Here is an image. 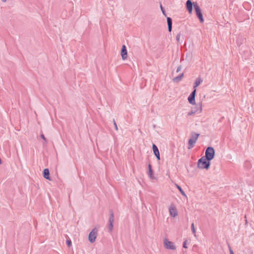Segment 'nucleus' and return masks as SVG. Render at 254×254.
<instances>
[{
    "instance_id": "ddd939ff",
    "label": "nucleus",
    "mask_w": 254,
    "mask_h": 254,
    "mask_svg": "<svg viewBox=\"0 0 254 254\" xmlns=\"http://www.w3.org/2000/svg\"><path fill=\"white\" fill-rule=\"evenodd\" d=\"M167 22L169 32H171L172 29V19L171 17H167Z\"/></svg>"
},
{
    "instance_id": "cd10ccee",
    "label": "nucleus",
    "mask_w": 254,
    "mask_h": 254,
    "mask_svg": "<svg viewBox=\"0 0 254 254\" xmlns=\"http://www.w3.org/2000/svg\"><path fill=\"white\" fill-rule=\"evenodd\" d=\"M182 69V66L180 65L178 67L177 69V72H179Z\"/></svg>"
},
{
    "instance_id": "393cba45",
    "label": "nucleus",
    "mask_w": 254,
    "mask_h": 254,
    "mask_svg": "<svg viewBox=\"0 0 254 254\" xmlns=\"http://www.w3.org/2000/svg\"><path fill=\"white\" fill-rule=\"evenodd\" d=\"M194 90L192 91L190 95L195 97L196 94V88H193Z\"/></svg>"
},
{
    "instance_id": "2eb2a0df",
    "label": "nucleus",
    "mask_w": 254,
    "mask_h": 254,
    "mask_svg": "<svg viewBox=\"0 0 254 254\" xmlns=\"http://www.w3.org/2000/svg\"><path fill=\"white\" fill-rule=\"evenodd\" d=\"M202 82V80L200 77L197 78L194 82L193 88H196V87L199 85Z\"/></svg>"
},
{
    "instance_id": "0eeeda50",
    "label": "nucleus",
    "mask_w": 254,
    "mask_h": 254,
    "mask_svg": "<svg viewBox=\"0 0 254 254\" xmlns=\"http://www.w3.org/2000/svg\"><path fill=\"white\" fill-rule=\"evenodd\" d=\"M97 230L96 229H93L89 233L88 239L90 243H92L95 242L97 237Z\"/></svg>"
},
{
    "instance_id": "f257e3e1",
    "label": "nucleus",
    "mask_w": 254,
    "mask_h": 254,
    "mask_svg": "<svg viewBox=\"0 0 254 254\" xmlns=\"http://www.w3.org/2000/svg\"><path fill=\"white\" fill-rule=\"evenodd\" d=\"M210 166V161H208L204 156L200 158L197 162V167L199 169H208Z\"/></svg>"
},
{
    "instance_id": "412c9836",
    "label": "nucleus",
    "mask_w": 254,
    "mask_h": 254,
    "mask_svg": "<svg viewBox=\"0 0 254 254\" xmlns=\"http://www.w3.org/2000/svg\"><path fill=\"white\" fill-rule=\"evenodd\" d=\"M191 229L192 233L194 234V236L196 237V234H195L196 231L194 228V225L193 223H192L191 225Z\"/></svg>"
},
{
    "instance_id": "5701e85b",
    "label": "nucleus",
    "mask_w": 254,
    "mask_h": 254,
    "mask_svg": "<svg viewBox=\"0 0 254 254\" xmlns=\"http://www.w3.org/2000/svg\"><path fill=\"white\" fill-rule=\"evenodd\" d=\"M66 243L68 247H70L71 246V241L70 239L67 240L66 241Z\"/></svg>"
},
{
    "instance_id": "b1692460",
    "label": "nucleus",
    "mask_w": 254,
    "mask_h": 254,
    "mask_svg": "<svg viewBox=\"0 0 254 254\" xmlns=\"http://www.w3.org/2000/svg\"><path fill=\"white\" fill-rule=\"evenodd\" d=\"M180 37H181V33H178L176 36V40L178 42H180Z\"/></svg>"
},
{
    "instance_id": "4468645a",
    "label": "nucleus",
    "mask_w": 254,
    "mask_h": 254,
    "mask_svg": "<svg viewBox=\"0 0 254 254\" xmlns=\"http://www.w3.org/2000/svg\"><path fill=\"white\" fill-rule=\"evenodd\" d=\"M183 77H184V73H182L180 75H179L174 77L173 79V81L174 82H177V83L179 82H180L182 79Z\"/></svg>"
},
{
    "instance_id": "c85d7f7f",
    "label": "nucleus",
    "mask_w": 254,
    "mask_h": 254,
    "mask_svg": "<svg viewBox=\"0 0 254 254\" xmlns=\"http://www.w3.org/2000/svg\"><path fill=\"white\" fill-rule=\"evenodd\" d=\"M41 136V137L42 138H43V139L45 140V142H47L46 138H45V136L44 135V134H42L41 135V136Z\"/></svg>"
},
{
    "instance_id": "a211bd4d",
    "label": "nucleus",
    "mask_w": 254,
    "mask_h": 254,
    "mask_svg": "<svg viewBox=\"0 0 254 254\" xmlns=\"http://www.w3.org/2000/svg\"><path fill=\"white\" fill-rule=\"evenodd\" d=\"M148 169H149L148 175L151 178H153V177L152 176L153 175V172L151 169V165L150 164H149V165H148Z\"/></svg>"
},
{
    "instance_id": "aec40b11",
    "label": "nucleus",
    "mask_w": 254,
    "mask_h": 254,
    "mask_svg": "<svg viewBox=\"0 0 254 254\" xmlns=\"http://www.w3.org/2000/svg\"><path fill=\"white\" fill-rule=\"evenodd\" d=\"M196 113H197V110H192L190 112L188 113V115L189 116H190L195 114Z\"/></svg>"
},
{
    "instance_id": "bb28decb",
    "label": "nucleus",
    "mask_w": 254,
    "mask_h": 254,
    "mask_svg": "<svg viewBox=\"0 0 254 254\" xmlns=\"http://www.w3.org/2000/svg\"><path fill=\"white\" fill-rule=\"evenodd\" d=\"M187 242H188L187 240H186L184 242L183 245V248H186V249H187L188 248L187 246Z\"/></svg>"
},
{
    "instance_id": "2f4dec72",
    "label": "nucleus",
    "mask_w": 254,
    "mask_h": 254,
    "mask_svg": "<svg viewBox=\"0 0 254 254\" xmlns=\"http://www.w3.org/2000/svg\"><path fill=\"white\" fill-rule=\"evenodd\" d=\"M1 163V159L0 158V164Z\"/></svg>"
},
{
    "instance_id": "c756f323",
    "label": "nucleus",
    "mask_w": 254,
    "mask_h": 254,
    "mask_svg": "<svg viewBox=\"0 0 254 254\" xmlns=\"http://www.w3.org/2000/svg\"><path fill=\"white\" fill-rule=\"evenodd\" d=\"M229 251L230 254H234V253L233 251L232 250V249L229 247Z\"/></svg>"
},
{
    "instance_id": "1a4fd4ad",
    "label": "nucleus",
    "mask_w": 254,
    "mask_h": 254,
    "mask_svg": "<svg viewBox=\"0 0 254 254\" xmlns=\"http://www.w3.org/2000/svg\"><path fill=\"white\" fill-rule=\"evenodd\" d=\"M194 3L191 2L190 0H188L186 1V7L190 14L192 13L193 9V4Z\"/></svg>"
},
{
    "instance_id": "9b49d317",
    "label": "nucleus",
    "mask_w": 254,
    "mask_h": 254,
    "mask_svg": "<svg viewBox=\"0 0 254 254\" xmlns=\"http://www.w3.org/2000/svg\"><path fill=\"white\" fill-rule=\"evenodd\" d=\"M152 149H153L154 154L155 156H156V157L157 158V160H160V156L159 149L155 144H153Z\"/></svg>"
},
{
    "instance_id": "9d476101",
    "label": "nucleus",
    "mask_w": 254,
    "mask_h": 254,
    "mask_svg": "<svg viewBox=\"0 0 254 254\" xmlns=\"http://www.w3.org/2000/svg\"><path fill=\"white\" fill-rule=\"evenodd\" d=\"M121 54L123 60H125L127 59V48L125 45L122 46Z\"/></svg>"
},
{
    "instance_id": "f3484780",
    "label": "nucleus",
    "mask_w": 254,
    "mask_h": 254,
    "mask_svg": "<svg viewBox=\"0 0 254 254\" xmlns=\"http://www.w3.org/2000/svg\"><path fill=\"white\" fill-rule=\"evenodd\" d=\"M192 110H197V112L201 113L202 112L201 103L196 105Z\"/></svg>"
},
{
    "instance_id": "a878e982",
    "label": "nucleus",
    "mask_w": 254,
    "mask_h": 254,
    "mask_svg": "<svg viewBox=\"0 0 254 254\" xmlns=\"http://www.w3.org/2000/svg\"><path fill=\"white\" fill-rule=\"evenodd\" d=\"M113 123H114V125L115 129L116 130H118V126H117V124H116V123L115 122V119H113Z\"/></svg>"
},
{
    "instance_id": "6ab92c4d",
    "label": "nucleus",
    "mask_w": 254,
    "mask_h": 254,
    "mask_svg": "<svg viewBox=\"0 0 254 254\" xmlns=\"http://www.w3.org/2000/svg\"><path fill=\"white\" fill-rule=\"evenodd\" d=\"M176 187L178 188V189L180 191V192H181V193L185 196H186V194L185 193V192H184V191L182 190V189L181 188V187L179 186L177 184H176Z\"/></svg>"
},
{
    "instance_id": "4be33fe9",
    "label": "nucleus",
    "mask_w": 254,
    "mask_h": 254,
    "mask_svg": "<svg viewBox=\"0 0 254 254\" xmlns=\"http://www.w3.org/2000/svg\"><path fill=\"white\" fill-rule=\"evenodd\" d=\"M160 8H161V11H162V12L163 14L165 16H167V15H166V14L165 10L164 8H163V7L162 6V4H160Z\"/></svg>"
},
{
    "instance_id": "20e7f679",
    "label": "nucleus",
    "mask_w": 254,
    "mask_h": 254,
    "mask_svg": "<svg viewBox=\"0 0 254 254\" xmlns=\"http://www.w3.org/2000/svg\"><path fill=\"white\" fill-rule=\"evenodd\" d=\"M194 8L196 13V15L198 18L199 19L200 22L201 23L203 22L204 20L203 18L202 13L201 12V9H200L199 6L198 5L197 3L194 4Z\"/></svg>"
},
{
    "instance_id": "f03ea898",
    "label": "nucleus",
    "mask_w": 254,
    "mask_h": 254,
    "mask_svg": "<svg viewBox=\"0 0 254 254\" xmlns=\"http://www.w3.org/2000/svg\"><path fill=\"white\" fill-rule=\"evenodd\" d=\"M199 135V133H196L195 132H192L191 134V137L189 140L188 142V149H190L192 148L194 145V144L196 142L197 138Z\"/></svg>"
},
{
    "instance_id": "f8f14e48",
    "label": "nucleus",
    "mask_w": 254,
    "mask_h": 254,
    "mask_svg": "<svg viewBox=\"0 0 254 254\" xmlns=\"http://www.w3.org/2000/svg\"><path fill=\"white\" fill-rule=\"evenodd\" d=\"M43 177L47 180H51V178L50 177V173L48 169L46 168L44 170L43 173Z\"/></svg>"
},
{
    "instance_id": "6e6552de",
    "label": "nucleus",
    "mask_w": 254,
    "mask_h": 254,
    "mask_svg": "<svg viewBox=\"0 0 254 254\" xmlns=\"http://www.w3.org/2000/svg\"><path fill=\"white\" fill-rule=\"evenodd\" d=\"M169 211L171 216L175 217L178 215L177 209L174 204H171L169 208Z\"/></svg>"
},
{
    "instance_id": "dca6fc26",
    "label": "nucleus",
    "mask_w": 254,
    "mask_h": 254,
    "mask_svg": "<svg viewBox=\"0 0 254 254\" xmlns=\"http://www.w3.org/2000/svg\"><path fill=\"white\" fill-rule=\"evenodd\" d=\"M188 101L189 103L191 105L195 104V97L193 96L190 95L188 97Z\"/></svg>"
},
{
    "instance_id": "423d86ee",
    "label": "nucleus",
    "mask_w": 254,
    "mask_h": 254,
    "mask_svg": "<svg viewBox=\"0 0 254 254\" xmlns=\"http://www.w3.org/2000/svg\"><path fill=\"white\" fill-rule=\"evenodd\" d=\"M164 245L165 248L167 249L172 250H176V247L174 245V243L172 242L168 241L166 238L164 239Z\"/></svg>"
},
{
    "instance_id": "7c9ffc66",
    "label": "nucleus",
    "mask_w": 254,
    "mask_h": 254,
    "mask_svg": "<svg viewBox=\"0 0 254 254\" xmlns=\"http://www.w3.org/2000/svg\"><path fill=\"white\" fill-rule=\"evenodd\" d=\"M2 2H6V0H1Z\"/></svg>"
},
{
    "instance_id": "39448f33",
    "label": "nucleus",
    "mask_w": 254,
    "mask_h": 254,
    "mask_svg": "<svg viewBox=\"0 0 254 254\" xmlns=\"http://www.w3.org/2000/svg\"><path fill=\"white\" fill-rule=\"evenodd\" d=\"M110 216L109 218L108 231L111 232L113 229V223L114 221V214L112 210H110Z\"/></svg>"
},
{
    "instance_id": "7ed1b4c3",
    "label": "nucleus",
    "mask_w": 254,
    "mask_h": 254,
    "mask_svg": "<svg viewBox=\"0 0 254 254\" xmlns=\"http://www.w3.org/2000/svg\"><path fill=\"white\" fill-rule=\"evenodd\" d=\"M214 149L212 147H208L205 151V158H206L208 161H211L214 158Z\"/></svg>"
}]
</instances>
